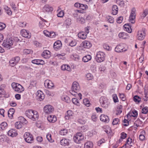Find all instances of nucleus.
<instances>
[{"instance_id":"nucleus-52","label":"nucleus","mask_w":148,"mask_h":148,"mask_svg":"<svg viewBox=\"0 0 148 148\" xmlns=\"http://www.w3.org/2000/svg\"><path fill=\"white\" fill-rule=\"evenodd\" d=\"M104 131L107 134L110 133L111 131L110 128L108 126H104L103 127Z\"/></svg>"},{"instance_id":"nucleus-21","label":"nucleus","mask_w":148,"mask_h":148,"mask_svg":"<svg viewBox=\"0 0 148 148\" xmlns=\"http://www.w3.org/2000/svg\"><path fill=\"white\" fill-rule=\"evenodd\" d=\"M69 143V139L64 138L61 140L60 141L61 145L65 146L68 145Z\"/></svg>"},{"instance_id":"nucleus-1","label":"nucleus","mask_w":148,"mask_h":148,"mask_svg":"<svg viewBox=\"0 0 148 148\" xmlns=\"http://www.w3.org/2000/svg\"><path fill=\"white\" fill-rule=\"evenodd\" d=\"M80 89V87L79 84L76 82H74L73 83L71 90L70 92L73 95L76 97H79L80 99H81L82 95L80 93H78Z\"/></svg>"},{"instance_id":"nucleus-61","label":"nucleus","mask_w":148,"mask_h":148,"mask_svg":"<svg viewBox=\"0 0 148 148\" xmlns=\"http://www.w3.org/2000/svg\"><path fill=\"white\" fill-rule=\"evenodd\" d=\"M79 8L82 10H84L87 9L88 6L86 5L81 4Z\"/></svg>"},{"instance_id":"nucleus-35","label":"nucleus","mask_w":148,"mask_h":148,"mask_svg":"<svg viewBox=\"0 0 148 148\" xmlns=\"http://www.w3.org/2000/svg\"><path fill=\"white\" fill-rule=\"evenodd\" d=\"M61 69L63 70H67L70 71L71 70L70 66L67 64H63L61 66Z\"/></svg>"},{"instance_id":"nucleus-12","label":"nucleus","mask_w":148,"mask_h":148,"mask_svg":"<svg viewBox=\"0 0 148 148\" xmlns=\"http://www.w3.org/2000/svg\"><path fill=\"white\" fill-rule=\"evenodd\" d=\"M20 60L19 57L16 56L12 58L10 61V65L12 66H14L16 65Z\"/></svg>"},{"instance_id":"nucleus-64","label":"nucleus","mask_w":148,"mask_h":148,"mask_svg":"<svg viewBox=\"0 0 148 148\" xmlns=\"http://www.w3.org/2000/svg\"><path fill=\"white\" fill-rule=\"evenodd\" d=\"M127 143L128 145H129L130 146H132V139L130 138H128L127 141Z\"/></svg>"},{"instance_id":"nucleus-60","label":"nucleus","mask_w":148,"mask_h":148,"mask_svg":"<svg viewBox=\"0 0 148 148\" xmlns=\"http://www.w3.org/2000/svg\"><path fill=\"white\" fill-rule=\"evenodd\" d=\"M6 27L5 25L2 23H0V31L3 30Z\"/></svg>"},{"instance_id":"nucleus-7","label":"nucleus","mask_w":148,"mask_h":148,"mask_svg":"<svg viewBox=\"0 0 148 148\" xmlns=\"http://www.w3.org/2000/svg\"><path fill=\"white\" fill-rule=\"evenodd\" d=\"M136 11L135 8H133L132 9L129 18V21L132 24H134L135 22V19L136 16Z\"/></svg>"},{"instance_id":"nucleus-10","label":"nucleus","mask_w":148,"mask_h":148,"mask_svg":"<svg viewBox=\"0 0 148 148\" xmlns=\"http://www.w3.org/2000/svg\"><path fill=\"white\" fill-rule=\"evenodd\" d=\"M125 45L121 43L117 45L115 48V51L117 53L122 52L126 51L127 50L125 47Z\"/></svg>"},{"instance_id":"nucleus-63","label":"nucleus","mask_w":148,"mask_h":148,"mask_svg":"<svg viewBox=\"0 0 148 148\" xmlns=\"http://www.w3.org/2000/svg\"><path fill=\"white\" fill-rule=\"evenodd\" d=\"M26 24L25 22H20L18 23V25L19 26L21 27H25Z\"/></svg>"},{"instance_id":"nucleus-54","label":"nucleus","mask_w":148,"mask_h":148,"mask_svg":"<svg viewBox=\"0 0 148 148\" xmlns=\"http://www.w3.org/2000/svg\"><path fill=\"white\" fill-rule=\"evenodd\" d=\"M71 57L75 60H78L79 59V57L78 55L76 54H73L72 55Z\"/></svg>"},{"instance_id":"nucleus-57","label":"nucleus","mask_w":148,"mask_h":148,"mask_svg":"<svg viewBox=\"0 0 148 148\" xmlns=\"http://www.w3.org/2000/svg\"><path fill=\"white\" fill-rule=\"evenodd\" d=\"M119 120L118 118H115L113 119L112 124L113 125H117L119 124Z\"/></svg>"},{"instance_id":"nucleus-26","label":"nucleus","mask_w":148,"mask_h":148,"mask_svg":"<svg viewBox=\"0 0 148 148\" xmlns=\"http://www.w3.org/2000/svg\"><path fill=\"white\" fill-rule=\"evenodd\" d=\"M73 113L72 111L71 110H69L67 112L65 116V118L66 119H71L73 117Z\"/></svg>"},{"instance_id":"nucleus-51","label":"nucleus","mask_w":148,"mask_h":148,"mask_svg":"<svg viewBox=\"0 0 148 148\" xmlns=\"http://www.w3.org/2000/svg\"><path fill=\"white\" fill-rule=\"evenodd\" d=\"M106 18L108 22L110 23H113L114 22V18L110 16H108L106 17Z\"/></svg>"},{"instance_id":"nucleus-34","label":"nucleus","mask_w":148,"mask_h":148,"mask_svg":"<svg viewBox=\"0 0 148 148\" xmlns=\"http://www.w3.org/2000/svg\"><path fill=\"white\" fill-rule=\"evenodd\" d=\"M148 14V9H146L144 10L142 13H140V17L142 18L145 17Z\"/></svg>"},{"instance_id":"nucleus-50","label":"nucleus","mask_w":148,"mask_h":148,"mask_svg":"<svg viewBox=\"0 0 148 148\" xmlns=\"http://www.w3.org/2000/svg\"><path fill=\"white\" fill-rule=\"evenodd\" d=\"M116 3L121 7H123L124 5V1L123 0H117Z\"/></svg>"},{"instance_id":"nucleus-27","label":"nucleus","mask_w":148,"mask_h":148,"mask_svg":"<svg viewBox=\"0 0 148 148\" xmlns=\"http://www.w3.org/2000/svg\"><path fill=\"white\" fill-rule=\"evenodd\" d=\"M62 46V43L60 41L58 40L53 45V48L56 50L59 49Z\"/></svg>"},{"instance_id":"nucleus-22","label":"nucleus","mask_w":148,"mask_h":148,"mask_svg":"<svg viewBox=\"0 0 148 148\" xmlns=\"http://www.w3.org/2000/svg\"><path fill=\"white\" fill-rule=\"evenodd\" d=\"M118 36L120 38L126 39L129 38L128 34L124 32H121L118 35Z\"/></svg>"},{"instance_id":"nucleus-46","label":"nucleus","mask_w":148,"mask_h":148,"mask_svg":"<svg viewBox=\"0 0 148 148\" xmlns=\"http://www.w3.org/2000/svg\"><path fill=\"white\" fill-rule=\"evenodd\" d=\"M142 124V122L139 119H137L136 121H135L134 123V125L136 126L137 127L140 126Z\"/></svg>"},{"instance_id":"nucleus-19","label":"nucleus","mask_w":148,"mask_h":148,"mask_svg":"<svg viewBox=\"0 0 148 148\" xmlns=\"http://www.w3.org/2000/svg\"><path fill=\"white\" fill-rule=\"evenodd\" d=\"M37 94V98L38 100L40 101H41L45 98L43 92L41 91H38L36 93Z\"/></svg>"},{"instance_id":"nucleus-37","label":"nucleus","mask_w":148,"mask_h":148,"mask_svg":"<svg viewBox=\"0 0 148 148\" xmlns=\"http://www.w3.org/2000/svg\"><path fill=\"white\" fill-rule=\"evenodd\" d=\"M133 100L136 104H138L141 101V98L138 95H135L134 97Z\"/></svg>"},{"instance_id":"nucleus-31","label":"nucleus","mask_w":148,"mask_h":148,"mask_svg":"<svg viewBox=\"0 0 148 148\" xmlns=\"http://www.w3.org/2000/svg\"><path fill=\"white\" fill-rule=\"evenodd\" d=\"M4 87H5V85H2L0 86V98L4 97L5 94V92L3 88Z\"/></svg>"},{"instance_id":"nucleus-29","label":"nucleus","mask_w":148,"mask_h":148,"mask_svg":"<svg viewBox=\"0 0 148 148\" xmlns=\"http://www.w3.org/2000/svg\"><path fill=\"white\" fill-rule=\"evenodd\" d=\"M112 14L113 15H116L118 12V9L117 5H114L113 6L112 8Z\"/></svg>"},{"instance_id":"nucleus-17","label":"nucleus","mask_w":148,"mask_h":148,"mask_svg":"<svg viewBox=\"0 0 148 148\" xmlns=\"http://www.w3.org/2000/svg\"><path fill=\"white\" fill-rule=\"evenodd\" d=\"M48 121L51 123H53L55 122L57 120L56 116L53 115H49L47 118Z\"/></svg>"},{"instance_id":"nucleus-42","label":"nucleus","mask_w":148,"mask_h":148,"mask_svg":"<svg viewBox=\"0 0 148 148\" xmlns=\"http://www.w3.org/2000/svg\"><path fill=\"white\" fill-rule=\"evenodd\" d=\"M71 20L70 18L66 19L64 22V25L66 26L70 25L71 24Z\"/></svg>"},{"instance_id":"nucleus-47","label":"nucleus","mask_w":148,"mask_h":148,"mask_svg":"<svg viewBox=\"0 0 148 148\" xmlns=\"http://www.w3.org/2000/svg\"><path fill=\"white\" fill-rule=\"evenodd\" d=\"M67 133V130L66 129H63L60 130L59 134L61 135L64 136L66 135Z\"/></svg>"},{"instance_id":"nucleus-24","label":"nucleus","mask_w":148,"mask_h":148,"mask_svg":"<svg viewBox=\"0 0 148 148\" xmlns=\"http://www.w3.org/2000/svg\"><path fill=\"white\" fill-rule=\"evenodd\" d=\"M100 120L106 123L108 122L109 121V119L108 117L106 115L102 114L100 116Z\"/></svg>"},{"instance_id":"nucleus-28","label":"nucleus","mask_w":148,"mask_h":148,"mask_svg":"<svg viewBox=\"0 0 148 148\" xmlns=\"http://www.w3.org/2000/svg\"><path fill=\"white\" fill-rule=\"evenodd\" d=\"M8 127V124L6 122H4L0 124V131L5 130Z\"/></svg>"},{"instance_id":"nucleus-39","label":"nucleus","mask_w":148,"mask_h":148,"mask_svg":"<svg viewBox=\"0 0 148 148\" xmlns=\"http://www.w3.org/2000/svg\"><path fill=\"white\" fill-rule=\"evenodd\" d=\"M123 27L125 28L124 30L129 33H131L132 32V29L130 26L128 25L125 24Z\"/></svg>"},{"instance_id":"nucleus-59","label":"nucleus","mask_w":148,"mask_h":148,"mask_svg":"<svg viewBox=\"0 0 148 148\" xmlns=\"http://www.w3.org/2000/svg\"><path fill=\"white\" fill-rule=\"evenodd\" d=\"M11 8L14 10V11H16L17 10V8L16 6L13 3H12L10 4Z\"/></svg>"},{"instance_id":"nucleus-43","label":"nucleus","mask_w":148,"mask_h":148,"mask_svg":"<svg viewBox=\"0 0 148 148\" xmlns=\"http://www.w3.org/2000/svg\"><path fill=\"white\" fill-rule=\"evenodd\" d=\"M23 124L21 122H17L15 124V126L16 128L17 129L21 128Z\"/></svg>"},{"instance_id":"nucleus-6","label":"nucleus","mask_w":148,"mask_h":148,"mask_svg":"<svg viewBox=\"0 0 148 148\" xmlns=\"http://www.w3.org/2000/svg\"><path fill=\"white\" fill-rule=\"evenodd\" d=\"M84 138L83 135L80 132L77 133L73 137L74 142L77 143H79L81 141L84 139Z\"/></svg>"},{"instance_id":"nucleus-23","label":"nucleus","mask_w":148,"mask_h":148,"mask_svg":"<svg viewBox=\"0 0 148 148\" xmlns=\"http://www.w3.org/2000/svg\"><path fill=\"white\" fill-rule=\"evenodd\" d=\"M8 134L9 136L12 137L16 136L18 134L17 131L13 129H11L9 131Z\"/></svg>"},{"instance_id":"nucleus-49","label":"nucleus","mask_w":148,"mask_h":148,"mask_svg":"<svg viewBox=\"0 0 148 148\" xmlns=\"http://www.w3.org/2000/svg\"><path fill=\"white\" fill-rule=\"evenodd\" d=\"M46 138L47 140L50 142H53L54 141L53 139H52L51 138V134L48 133L47 134L46 136Z\"/></svg>"},{"instance_id":"nucleus-9","label":"nucleus","mask_w":148,"mask_h":148,"mask_svg":"<svg viewBox=\"0 0 148 148\" xmlns=\"http://www.w3.org/2000/svg\"><path fill=\"white\" fill-rule=\"evenodd\" d=\"M24 138L25 141L29 143H32L34 140L33 136L29 132H26L25 133Z\"/></svg>"},{"instance_id":"nucleus-32","label":"nucleus","mask_w":148,"mask_h":148,"mask_svg":"<svg viewBox=\"0 0 148 148\" xmlns=\"http://www.w3.org/2000/svg\"><path fill=\"white\" fill-rule=\"evenodd\" d=\"M91 56L89 55H87L84 56L82 58L83 61L85 62H87L91 60Z\"/></svg>"},{"instance_id":"nucleus-40","label":"nucleus","mask_w":148,"mask_h":148,"mask_svg":"<svg viewBox=\"0 0 148 148\" xmlns=\"http://www.w3.org/2000/svg\"><path fill=\"white\" fill-rule=\"evenodd\" d=\"M123 106L121 105L118 106L116 109V114H120L122 112Z\"/></svg>"},{"instance_id":"nucleus-18","label":"nucleus","mask_w":148,"mask_h":148,"mask_svg":"<svg viewBox=\"0 0 148 148\" xmlns=\"http://www.w3.org/2000/svg\"><path fill=\"white\" fill-rule=\"evenodd\" d=\"M82 46L84 48L89 49L91 47L92 44L90 41L85 40L82 42Z\"/></svg>"},{"instance_id":"nucleus-56","label":"nucleus","mask_w":148,"mask_h":148,"mask_svg":"<svg viewBox=\"0 0 148 148\" xmlns=\"http://www.w3.org/2000/svg\"><path fill=\"white\" fill-rule=\"evenodd\" d=\"M86 78L88 80H90L93 79V76L90 73H88L86 75Z\"/></svg>"},{"instance_id":"nucleus-5","label":"nucleus","mask_w":148,"mask_h":148,"mask_svg":"<svg viewBox=\"0 0 148 148\" xmlns=\"http://www.w3.org/2000/svg\"><path fill=\"white\" fill-rule=\"evenodd\" d=\"M13 44V41L11 38H7L4 41L2 45L5 48L9 49L11 48Z\"/></svg>"},{"instance_id":"nucleus-36","label":"nucleus","mask_w":148,"mask_h":148,"mask_svg":"<svg viewBox=\"0 0 148 148\" xmlns=\"http://www.w3.org/2000/svg\"><path fill=\"white\" fill-rule=\"evenodd\" d=\"M58 14L57 16L59 17H62L64 15V12L63 10H61L60 8L57 10Z\"/></svg>"},{"instance_id":"nucleus-62","label":"nucleus","mask_w":148,"mask_h":148,"mask_svg":"<svg viewBox=\"0 0 148 148\" xmlns=\"http://www.w3.org/2000/svg\"><path fill=\"white\" fill-rule=\"evenodd\" d=\"M77 21H79L80 23L83 24L85 23V20L82 17H79L77 19Z\"/></svg>"},{"instance_id":"nucleus-33","label":"nucleus","mask_w":148,"mask_h":148,"mask_svg":"<svg viewBox=\"0 0 148 148\" xmlns=\"http://www.w3.org/2000/svg\"><path fill=\"white\" fill-rule=\"evenodd\" d=\"M15 112V110L13 108H11L8 112V115L9 117L12 118Z\"/></svg>"},{"instance_id":"nucleus-2","label":"nucleus","mask_w":148,"mask_h":148,"mask_svg":"<svg viewBox=\"0 0 148 148\" xmlns=\"http://www.w3.org/2000/svg\"><path fill=\"white\" fill-rule=\"evenodd\" d=\"M25 114L28 118L34 121L38 119L39 116L37 111L32 109L26 110Z\"/></svg>"},{"instance_id":"nucleus-20","label":"nucleus","mask_w":148,"mask_h":148,"mask_svg":"<svg viewBox=\"0 0 148 148\" xmlns=\"http://www.w3.org/2000/svg\"><path fill=\"white\" fill-rule=\"evenodd\" d=\"M42 56L45 59H48L51 56V53L49 50H45L42 53Z\"/></svg>"},{"instance_id":"nucleus-38","label":"nucleus","mask_w":148,"mask_h":148,"mask_svg":"<svg viewBox=\"0 0 148 148\" xmlns=\"http://www.w3.org/2000/svg\"><path fill=\"white\" fill-rule=\"evenodd\" d=\"M93 146V144L92 142L88 141L86 142L84 144V148H92Z\"/></svg>"},{"instance_id":"nucleus-41","label":"nucleus","mask_w":148,"mask_h":148,"mask_svg":"<svg viewBox=\"0 0 148 148\" xmlns=\"http://www.w3.org/2000/svg\"><path fill=\"white\" fill-rule=\"evenodd\" d=\"M4 9L6 12L9 15H11L12 14V12L10 8L8 7V6H5Z\"/></svg>"},{"instance_id":"nucleus-14","label":"nucleus","mask_w":148,"mask_h":148,"mask_svg":"<svg viewBox=\"0 0 148 148\" xmlns=\"http://www.w3.org/2000/svg\"><path fill=\"white\" fill-rule=\"evenodd\" d=\"M21 34L23 37L27 38H30L31 36V34L29 32L24 29L21 31Z\"/></svg>"},{"instance_id":"nucleus-8","label":"nucleus","mask_w":148,"mask_h":148,"mask_svg":"<svg viewBox=\"0 0 148 148\" xmlns=\"http://www.w3.org/2000/svg\"><path fill=\"white\" fill-rule=\"evenodd\" d=\"M105 60L104 54L101 52L97 53L95 57V60L98 62H103Z\"/></svg>"},{"instance_id":"nucleus-53","label":"nucleus","mask_w":148,"mask_h":148,"mask_svg":"<svg viewBox=\"0 0 148 148\" xmlns=\"http://www.w3.org/2000/svg\"><path fill=\"white\" fill-rule=\"evenodd\" d=\"M23 53L26 55L31 54L32 53V51L30 49H25L23 50Z\"/></svg>"},{"instance_id":"nucleus-13","label":"nucleus","mask_w":148,"mask_h":148,"mask_svg":"<svg viewBox=\"0 0 148 148\" xmlns=\"http://www.w3.org/2000/svg\"><path fill=\"white\" fill-rule=\"evenodd\" d=\"M54 110L53 107L50 105H47L44 108V112L46 114H50Z\"/></svg>"},{"instance_id":"nucleus-30","label":"nucleus","mask_w":148,"mask_h":148,"mask_svg":"<svg viewBox=\"0 0 148 148\" xmlns=\"http://www.w3.org/2000/svg\"><path fill=\"white\" fill-rule=\"evenodd\" d=\"M79 38L82 39H86L87 37V34L84 32H80L78 34Z\"/></svg>"},{"instance_id":"nucleus-4","label":"nucleus","mask_w":148,"mask_h":148,"mask_svg":"<svg viewBox=\"0 0 148 148\" xmlns=\"http://www.w3.org/2000/svg\"><path fill=\"white\" fill-rule=\"evenodd\" d=\"M99 101L101 106L104 108H108L110 106L109 100L105 97H101Z\"/></svg>"},{"instance_id":"nucleus-45","label":"nucleus","mask_w":148,"mask_h":148,"mask_svg":"<svg viewBox=\"0 0 148 148\" xmlns=\"http://www.w3.org/2000/svg\"><path fill=\"white\" fill-rule=\"evenodd\" d=\"M72 101L73 103L77 106H79L80 105L78 100L76 98H73L72 99Z\"/></svg>"},{"instance_id":"nucleus-48","label":"nucleus","mask_w":148,"mask_h":148,"mask_svg":"<svg viewBox=\"0 0 148 148\" xmlns=\"http://www.w3.org/2000/svg\"><path fill=\"white\" fill-rule=\"evenodd\" d=\"M84 104L87 107H89L90 106V104L88 99H85L83 101Z\"/></svg>"},{"instance_id":"nucleus-55","label":"nucleus","mask_w":148,"mask_h":148,"mask_svg":"<svg viewBox=\"0 0 148 148\" xmlns=\"http://www.w3.org/2000/svg\"><path fill=\"white\" fill-rule=\"evenodd\" d=\"M65 55V54L64 53H62L61 54L59 53L57 54L56 56L59 59L64 60L65 58L64 56Z\"/></svg>"},{"instance_id":"nucleus-16","label":"nucleus","mask_w":148,"mask_h":148,"mask_svg":"<svg viewBox=\"0 0 148 148\" xmlns=\"http://www.w3.org/2000/svg\"><path fill=\"white\" fill-rule=\"evenodd\" d=\"M44 84L46 88L49 89L52 88L54 86V84L52 81L48 79L45 81Z\"/></svg>"},{"instance_id":"nucleus-44","label":"nucleus","mask_w":148,"mask_h":148,"mask_svg":"<svg viewBox=\"0 0 148 148\" xmlns=\"http://www.w3.org/2000/svg\"><path fill=\"white\" fill-rule=\"evenodd\" d=\"M141 134L139 135V139L141 141H143L145 140V137L144 135V134L145 133V131H143L141 132Z\"/></svg>"},{"instance_id":"nucleus-15","label":"nucleus","mask_w":148,"mask_h":148,"mask_svg":"<svg viewBox=\"0 0 148 148\" xmlns=\"http://www.w3.org/2000/svg\"><path fill=\"white\" fill-rule=\"evenodd\" d=\"M53 7L48 4H46L43 8L42 11L45 13H49L53 11Z\"/></svg>"},{"instance_id":"nucleus-11","label":"nucleus","mask_w":148,"mask_h":148,"mask_svg":"<svg viewBox=\"0 0 148 148\" xmlns=\"http://www.w3.org/2000/svg\"><path fill=\"white\" fill-rule=\"evenodd\" d=\"M145 36V28H143L141 30L138 31L137 37V39L140 40H143Z\"/></svg>"},{"instance_id":"nucleus-58","label":"nucleus","mask_w":148,"mask_h":148,"mask_svg":"<svg viewBox=\"0 0 148 148\" xmlns=\"http://www.w3.org/2000/svg\"><path fill=\"white\" fill-rule=\"evenodd\" d=\"M148 112V107L146 106L142 109V112L143 114H146Z\"/></svg>"},{"instance_id":"nucleus-3","label":"nucleus","mask_w":148,"mask_h":148,"mask_svg":"<svg viewBox=\"0 0 148 148\" xmlns=\"http://www.w3.org/2000/svg\"><path fill=\"white\" fill-rule=\"evenodd\" d=\"M11 86L14 90L18 93H22L24 90V87L18 83L13 82Z\"/></svg>"},{"instance_id":"nucleus-25","label":"nucleus","mask_w":148,"mask_h":148,"mask_svg":"<svg viewBox=\"0 0 148 148\" xmlns=\"http://www.w3.org/2000/svg\"><path fill=\"white\" fill-rule=\"evenodd\" d=\"M32 62L38 65H43L45 64V62L43 60L40 59H34L32 61Z\"/></svg>"}]
</instances>
